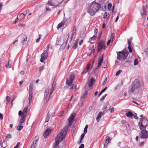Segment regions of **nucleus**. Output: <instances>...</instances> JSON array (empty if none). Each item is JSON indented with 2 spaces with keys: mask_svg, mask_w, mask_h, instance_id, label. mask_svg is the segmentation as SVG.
Instances as JSON below:
<instances>
[{
  "mask_svg": "<svg viewBox=\"0 0 148 148\" xmlns=\"http://www.w3.org/2000/svg\"><path fill=\"white\" fill-rule=\"evenodd\" d=\"M98 3L95 1L92 2L90 7L87 8L88 12L91 16L95 15L101 7V2Z\"/></svg>",
  "mask_w": 148,
  "mask_h": 148,
  "instance_id": "1",
  "label": "nucleus"
},
{
  "mask_svg": "<svg viewBox=\"0 0 148 148\" xmlns=\"http://www.w3.org/2000/svg\"><path fill=\"white\" fill-rule=\"evenodd\" d=\"M55 89V87L53 84L50 85L45 92L44 97V99L45 100H46L48 98L47 101H49L50 99L51 96Z\"/></svg>",
  "mask_w": 148,
  "mask_h": 148,
  "instance_id": "2",
  "label": "nucleus"
},
{
  "mask_svg": "<svg viewBox=\"0 0 148 148\" xmlns=\"http://www.w3.org/2000/svg\"><path fill=\"white\" fill-rule=\"evenodd\" d=\"M140 87V85L139 80L136 79L133 82L131 88L129 91L130 93L137 92Z\"/></svg>",
  "mask_w": 148,
  "mask_h": 148,
  "instance_id": "3",
  "label": "nucleus"
},
{
  "mask_svg": "<svg viewBox=\"0 0 148 148\" xmlns=\"http://www.w3.org/2000/svg\"><path fill=\"white\" fill-rule=\"evenodd\" d=\"M138 125L140 130H146L147 126L148 125V119L146 117L140 118V121L138 123Z\"/></svg>",
  "mask_w": 148,
  "mask_h": 148,
  "instance_id": "4",
  "label": "nucleus"
},
{
  "mask_svg": "<svg viewBox=\"0 0 148 148\" xmlns=\"http://www.w3.org/2000/svg\"><path fill=\"white\" fill-rule=\"evenodd\" d=\"M128 54L126 51L122 50L121 51L118 52L117 53V59L120 60L125 59Z\"/></svg>",
  "mask_w": 148,
  "mask_h": 148,
  "instance_id": "5",
  "label": "nucleus"
},
{
  "mask_svg": "<svg viewBox=\"0 0 148 148\" xmlns=\"http://www.w3.org/2000/svg\"><path fill=\"white\" fill-rule=\"evenodd\" d=\"M105 44V42L103 40H101L99 42L98 47V52H99L102 49H106V46Z\"/></svg>",
  "mask_w": 148,
  "mask_h": 148,
  "instance_id": "6",
  "label": "nucleus"
},
{
  "mask_svg": "<svg viewBox=\"0 0 148 148\" xmlns=\"http://www.w3.org/2000/svg\"><path fill=\"white\" fill-rule=\"evenodd\" d=\"M141 130L140 132V138L142 139L148 138V131L145 130Z\"/></svg>",
  "mask_w": 148,
  "mask_h": 148,
  "instance_id": "7",
  "label": "nucleus"
},
{
  "mask_svg": "<svg viewBox=\"0 0 148 148\" xmlns=\"http://www.w3.org/2000/svg\"><path fill=\"white\" fill-rule=\"evenodd\" d=\"M47 51L45 50L44 52L41 54L40 61L41 62H43L44 60L47 58L48 57Z\"/></svg>",
  "mask_w": 148,
  "mask_h": 148,
  "instance_id": "8",
  "label": "nucleus"
},
{
  "mask_svg": "<svg viewBox=\"0 0 148 148\" xmlns=\"http://www.w3.org/2000/svg\"><path fill=\"white\" fill-rule=\"evenodd\" d=\"M28 108L27 107H25V108L23 110V112L20 110L18 112V116H24L25 115V116L26 117L27 115V110Z\"/></svg>",
  "mask_w": 148,
  "mask_h": 148,
  "instance_id": "9",
  "label": "nucleus"
},
{
  "mask_svg": "<svg viewBox=\"0 0 148 148\" xmlns=\"http://www.w3.org/2000/svg\"><path fill=\"white\" fill-rule=\"evenodd\" d=\"M64 0H58V1L59 2V3L58 4L55 5L53 3H51L50 1H49L47 3V4L48 5H49L50 6H52L54 8H56L57 7H58L59 6V5L61 4V3Z\"/></svg>",
  "mask_w": 148,
  "mask_h": 148,
  "instance_id": "10",
  "label": "nucleus"
},
{
  "mask_svg": "<svg viewBox=\"0 0 148 148\" xmlns=\"http://www.w3.org/2000/svg\"><path fill=\"white\" fill-rule=\"evenodd\" d=\"M24 116H21V118L19 120V124L24 125V122L25 121L26 117L25 116V115H24Z\"/></svg>",
  "mask_w": 148,
  "mask_h": 148,
  "instance_id": "11",
  "label": "nucleus"
},
{
  "mask_svg": "<svg viewBox=\"0 0 148 148\" xmlns=\"http://www.w3.org/2000/svg\"><path fill=\"white\" fill-rule=\"evenodd\" d=\"M51 132V130L50 129H47L44 132L43 136L45 138H47Z\"/></svg>",
  "mask_w": 148,
  "mask_h": 148,
  "instance_id": "12",
  "label": "nucleus"
},
{
  "mask_svg": "<svg viewBox=\"0 0 148 148\" xmlns=\"http://www.w3.org/2000/svg\"><path fill=\"white\" fill-rule=\"evenodd\" d=\"M103 56H102L101 57H100L98 59V64L97 66L96 67V69H97L101 65L102 62L103 61Z\"/></svg>",
  "mask_w": 148,
  "mask_h": 148,
  "instance_id": "13",
  "label": "nucleus"
},
{
  "mask_svg": "<svg viewBox=\"0 0 148 148\" xmlns=\"http://www.w3.org/2000/svg\"><path fill=\"white\" fill-rule=\"evenodd\" d=\"M85 102V99L82 98V97H80V100L78 102V105L80 107H82L84 102Z\"/></svg>",
  "mask_w": 148,
  "mask_h": 148,
  "instance_id": "14",
  "label": "nucleus"
},
{
  "mask_svg": "<svg viewBox=\"0 0 148 148\" xmlns=\"http://www.w3.org/2000/svg\"><path fill=\"white\" fill-rule=\"evenodd\" d=\"M76 26H74V27L73 28L72 32V33L71 34V39L70 41H71V40L73 38V37H74V35H76Z\"/></svg>",
  "mask_w": 148,
  "mask_h": 148,
  "instance_id": "15",
  "label": "nucleus"
},
{
  "mask_svg": "<svg viewBox=\"0 0 148 148\" xmlns=\"http://www.w3.org/2000/svg\"><path fill=\"white\" fill-rule=\"evenodd\" d=\"M95 82V80L93 78H91L88 82V84L89 87H91L94 84V83Z\"/></svg>",
  "mask_w": 148,
  "mask_h": 148,
  "instance_id": "16",
  "label": "nucleus"
},
{
  "mask_svg": "<svg viewBox=\"0 0 148 148\" xmlns=\"http://www.w3.org/2000/svg\"><path fill=\"white\" fill-rule=\"evenodd\" d=\"M90 69V66L89 65H87L86 66V68L84 69L81 73V75H84L87 72H89Z\"/></svg>",
  "mask_w": 148,
  "mask_h": 148,
  "instance_id": "17",
  "label": "nucleus"
},
{
  "mask_svg": "<svg viewBox=\"0 0 148 148\" xmlns=\"http://www.w3.org/2000/svg\"><path fill=\"white\" fill-rule=\"evenodd\" d=\"M141 14L143 17L147 15V10L144 7L142 10L141 11Z\"/></svg>",
  "mask_w": 148,
  "mask_h": 148,
  "instance_id": "18",
  "label": "nucleus"
},
{
  "mask_svg": "<svg viewBox=\"0 0 148 148\" xmlns=\"http://www.w3.org/2000/svg\"><path fill=\"white\" fill-rule=\"evenodd\" d=\"M103 112H100L98 114L96 118V120L97 122H98L99 121L100 119L101 118Z\"/></svg>",
  "mask_w": 148,
  "mask_h": 148,
  "instance_id": "19",
  "label": "nucleus"
},
{
  "mask_svg": "<svg viewBox=\"0 0 148 148\" xmlns=\"http://www.w3.org/2000/svg\"><path fill=\"white\" fill-rule=\"evenodd\" d=\"M110 107V105L108 104L104 107L103 111V114H104L108 110V108Z\"/></svg>",
  "mask_w": 148,
  "mask_h": 148,
  "instance_id": "20",
  "label": "nucleus"
},
{
  "mask_svg": "<svg viewBox=\"0 0 148 148\" xmlns=\"http://www.w3.org/2000/svg\"><path fill=\"white\" fill-rule=\"evenodd\" d=\"M73 81L71 80L67 79H66V83L67 85L69 86H71L72 84Z\"/></svg>",
  "mask_w": 148,
  "mask_h": 148,
  "instance_id": "21",
  "label": "nucleus"
},
{
  "mask_svg": "<svg viewBox=\"0 0 148 148\" xmlns=\"http://www.w3.org/2000/svg\"><path fill=\"white\" fill-rule=\"evenodd\" d=\"M33 96V93H31L30 92L29 93V103L28 105L30 103V102L32 101V100Z\"/></svg>",
  "mask_w": 148,
  "mask_h": 148,
  "instance_id": "22",
  "label": "nucleus"
},
{
  "mask_svg": "<svg viewBox=\"0 0 148 148\" xmlns=\"http://www.w3.org/2000/svg\"><path fill=\"white\" fill-rule=\"evenodd\" d=\"M33 90V87L32 85L30 84L29 86V93H33L32 91Z\"/></svg>",
  "mask_w": 148,
  "mask_h": 148,
  "instance_id": "23",
  "label": "nucleus"
},
{
  "mask_svg": "<svg viewBox=\"0 0 148 148\" xmlns=\"http://www.w3.org/2000/svg\"><path fill=\"white\" fill-rule=\"evenodd\" d=\"M74 117L73 115L71 114L68 119L69 123H70L74 119Z\"/></svg>",
  "mask_w": 148,
  "mask_h": 148,
  "instance_id": "24",
  "label": "nucleus"
},
{
  "mask_svg": "<svg viewBox=\"0 0 148 148\" xmlns=\"http://www.w3.org/2000/svg\"><path fill=\"white\" fill-rule=\"evenodd\" d=\"M125 115L128 117H132L133 116V114L131 112H129L126 113Z\"/></svg>",
  "mask_w": 148,
  "mask_h": 148,
  "instance_id": "25",
  "label": "nucleus"
},
{
  "mask_svg": "<svg viewBox=\"0 0 148 148\" xmlns=\"http://www.w3.org/2000/svg\"><path fill=\"white\" fill-rule=\"evenodd\" d=\"M88 94V92L87 90H85L84 93L81 96V97H82V98L85 99V98H86L87 97Z\"/></svg>",
  "mask_w": 148,
  "mask_h": 148,
  "instance_id": "26",
  "label": "nucleus"
},
{
  "mask_svg": "<svg viewBox=\"0 0 148 148\" xmlns=\"http://www.w3.org/2000/svg\"><path fill=\"white\" fill-rule=\"evenodd\" d=\"M75 78V75L74 74H71L69 77V78L68 79H69L73 81V80Z\"/></svg>",
  "mask_w": 148,
  "mask_h": 148,
  "instance_id": "27",
  "label": "nucleus"
},
{
  "mask_svg": "<svg viewBox=\"0 0 148 148\" xmlns=\"http://www.w3.org/2000/svg\"><path fill=\"white\" fill-rule=\"evenodd\" d=\"M12 61H9L8 64L6 65V66L7 68H10L11 66Z\"/></svg>",
  "mask_w": 148,
  "mask_h": 148,
  "instance_id": "28",
  "label": "nucleus"
},
{
  "mask_svg": "<svg viewBox=\"0 0 148 148\" xmlns=\"http://www.w3.org/2000/svg\"><path fill=\"white\" fill-rule=\"evenodd\" d=\"M77 44H78V42L77 41H75V42L73 44V45L72 46L73 48L74 49H75L77 48Z\"/></svg>",
  "mask_w": 148,
  "mask_h": 148,
  "instance_id": "29",
  "label": "nucleus"
},
{
  "mask_svg": "<svg viewBox=\"0 0 148 148\" xmlns=\"http://www.w3.org/2000/svg\"><path fill=\"white\" fill-rule=\"evenodd\" d=\"M23 128V125L19 124L18 127L16 128L17 130L20 131Z\"/></svg>",
  "mask_w": 148,
  "mask_h": 148,
  "instance_id": "30",
  "label": "nucleus"
},
{
  "mask_svg": "<svg viewBox=\"0 0 148 148\" xmlns=\"http://www.w3.org/2000/svg\"><path fill=\"white\" fill-rule=\"evenodd\" d=\"M111 138H108L105 140V143L106 144H108L110 143Z\"/></svg>",
  "mask_w": 148,
  "mask_h": 148,
  "instance_id": "31",
  "label": "nucleus"
},
{
  "mask_svg": "<svg viewBox=\"0 0 148 148\" xmlns=\"http://www.w3.org/2000/svg\"><path fill=\"white\" fill-rule=\"evenodd\" d=\"M64 24V22H61L60 23H59L57 27V28L58 29L59 28L61 27Z\"/></svg>",
  "mask_w": 148,
  "mask_h": 148,
  "instance_id": "32",
  "label": "nucleus"
},
{
  "mask_svg": "<svg viewBox=\"0 0 148 148\" xmlns=\"http://www.w3.org/2000/svg\"><path fill=\"white\" fill-rule=\"evenodd\" d=\"M27 38L26 36L25 35H23V37L22 42L24 43L25 41H27Z\"/></svg>",
  "mask_w": 148,
  "mask_h": 148,
  "instance_id": "33",
  "label": "nucleus"
},
{
  "mask_svg": "<svg viewBox=\"0 0 148 148\" xmlns=\"http://www.w3.org/2000/svg\"><path fill=\"white\" fill-rule=\"evenodd\" d=\"M108 16V18L109 17L110 15L109 14V13H108L107 12H105V13L104 14V15H103V18H106L107 16Z\"/></svg>",
  "mask_w": 148,
  "mask_h": 148,
  "instance_id": "34",
  "label": "nucleus"
},
{
  "mask_svg": "<svg viewBox=\"0 0 148 148\" xmlns=\"http://www.w3.org/2000/svg\"><path fill=\"white\" fill-rule=\"evenodd\" d=\"M66 42L64 43L61 46L60 49H64L65 48L66 45Z\"/></svg>",
  "mask_w": 148,
  "mask_h": 148,
  "instance_id": "35",
  "label": "nucleus"
},
{
  "mask_svg": "<svg viewBox=\"0 0 148 148\" xmlns=\"http://www.w3.org/2000/svg\"><path fill=\"white\" fill-rule=\"evenodd\" d=\"M49 118H50L49 114L48 113L47 115V117L46 118L45 122H48L49 121Z\"/></svg>",
  "mask_w": 148,
  "mask_h": 148,
  "instance_id": "36",
  "label": "nucleus"
},
{
  "mask_svg": "<svg viewBox=\"0 0 148 148\" xmlns=\"http://www.w3.org/2000/svg\"><path fill=\"white\" fill-rule=\"evenodd\" d=\"M37 145L36 144V142H34L33 141V143H32V147H33V148H36Z\"/></svg>",
  "mask_w": 148,
  "mask_h": 148,
  "instance_id": "37",
  "label": "nucleus"
},
{
  "mask_svg": "<svg viewBox=\"0 0 148 148\" xmlns=\"http://www.w3.org/2000/svg\"><path fill=\"white\" fill-rule=\"evenodd\" d=\"M107 94H106L104 95L100 99V101H102L105 99V97L107 96Z\"/></svg>",
  "mask_w": 148,
  "mask_h": 148,
  "instance_id": "38",
  "label": "nucleus"
},
{
  "mask_svg": "<svg viewBox=\"0 0 148 148\" xmlns=\"http://www.w3.org/2000/svg\"><path fill=\"white\" fill-rule=\"evenodd\" d=\"M88 126L87 125H86L84 128V134H86L87 132V129L88 128Z\"/></svg>",
  "mask_w": 148,
  "mask_h": 148,
  "instance_id": "39",
  "label": "nucleus"
},
{
  "mask_svg": "<svg viewBox=\"0 0 148 148\" xmlns=\"http://www.w3.org/2000/svg\"><path fill=\"white\" fill-rule=\"evenodd\" d=\"M44 68V67L43 66H40L39 67V71L41 72L43 70Z\"/></svg>",
  "mask_w": 148,
  "mask_h": 148,
  "instance_id": "40",
  "label": "nucleus"
},
{
  "mask_svg": "<svg viewBox=\"0 0 148 148\" xmlns=\"http://www.w3.org/2000/svg\"><path fill=\"white\" fill-rule=\"evenodd\" d=\"M122 71L121 70H119V71H118L116 73V76H117L119 75V74H120V73Z\"/></svg>",
  "mask_w": 148,
  "mask_h": 148,
  "instance_id": "41",
  "label": "nucleus"
},
{
  "mask_svg": "<svg viewBox=\"0 0 148 148\" xmlns=\"http://www.w3.org/2000/svg\"><path fill=\"white\" fill-rule=\"evenodd\" d=\"M112 6V4L111 3L108 4V9L109 10H111V8Z\"/></svg>",
  "mask_w": 148,
  "mask_h": 148,
  "instance_id": "42",
  "label": "nucleus"
},
{
  "mask_svg": "<svg viewBox=\"0 0 148 148\" xmlns=\"http://www.w3.org/2000/svg\"><path fill=\"white\" fill-rule=\"evenodd\" d=\"M138 60L137 59H135L134 61V65H136L138 64Z\"/></svg>",
  "mask_w": 148,
  "mask_h": 148,
  "instance_id": "43",
  "label": "nucleus"
},
{
  "mask_svg": "<svg viewBox=\"0 0 148 148\" xmlns=\"http://www.w3.org/2000/svg\"><path fill=\"white\" fill-rule=\"evenodd\" d=\"M19 16L20 17L21 19H22L25 17V16H24L23 14L22 13H21L19 15Z\"/></svg>",
  "mask_w": 148,
  "mask_h": 148,
  "instance_id": "44",
  "label": "nucleus"
},
{
  "mask_svg": "<svg viewBox=\"0 0 148 148\" xmlns=\"http://www.w3.org/2000/svg\"><path fill=\"white\" fill-rule=\"evenodd\" d=\"M96 36H95L94 35L91 38L90 40H94L96 39Z\"/></svg>",
  "mask_w": 148,
  "mask_h": 148,
  "instance_id": "45",
  "label": "nucleus"
},
{
  "mask_svg": "<svg viewBox=\"0 0 148 148\" xmlns=\"http://www.w3.org/2000/svg\"><path fill=\"white\" fill-rule=\"evenodd\" d=\"M108 110L110 111V112L112 113L114 111V108L113 107L111 109H110V108H108Z\"/></svg>",
  "mask_w": 148,
  "mask_h": 148,
  "instance_id": "46",
  "label": "nucleus"
},
{
  "mask_svg": "<svg viewBox=\"0 0 148 148\" xmlns=\"http://www.w3.org/2000/svg\"><path fill=\"white\" fill-rule=\"evenodd\" d=\"M144 51L147 55H148V47L144 50Z\"/></svg>",
  "mask_w": 148,
  "mask_h": 148,
  "instance_id": "47",
  "label": "nucleus"
},
{
  "mask_svg": "<svg viewBox=\"0 0 148 148\" xmlns=\"http://www.w3.org/2000/svg\"><path fill=\"white\" fill-rule=\"evenodd\" d=\"M20 144V142H18L16 145L14 147V148H18Z\"/></svg>",
  "mask_w": 148,
  "mask_h": 148,
  "instance_id": "48",
  "label": "nucleus"
},
{
  "mask_svg": "<svg viewBox=\"0 0 148 148\" xmlns=\"http://www.w3.org/2000/svg\"><path fill=\"white\" fill-rule=\"evenodd\" d=\"M29 11L27 10H26L23 12L22 13V14H23L24 16H25L28 13V12Z\"/></svg>",
  "mask_w": 148,
  "mask_h": 148,
  "instance_id": "49",
  "label": "nucleus"
},
{
  "mask_svg": "<svg viewBox=\"0 0 148 148\" xmlns=\"http://www.w3.org/2000/svg\"><path fill=\"white\" fill-rule=\"evenodd\" d=\"M6 138H11V136L10 134H8L6 136Z\"/></svg>",
  "mask_w": 148,
  "mask_h": 148,
  "instance_id": "50",
  "label": "nucleus"
},
{
  "mask_svg": "<svg viewBox=\"0 0 148 148\" xmlns=\"http://www.w3.org/2000/svg\"><path fill=\"white\" fill-rule=\"evenodd\" d=\"M107 78L106 77V79L104 80L103 82L102 83V85L103 86H104L105 84L106 83V82L107 81Z\"/></svg>",
  "mask_w": 148,
  "mask_h": 148,
  "instance_id": "51",
  "label": "nucleus"
},
{
  "mask_svg": "<svg viewBox=\"0 0 148 148\" xmlns=\"http://www.w3.org/2000/svg\"><path fill=\"white\" fill-rule=\"evenodd\" d=\"M34 140H38L39 137L38 136H36L34 138Z\"/></svg>",
  "mask_w": 148,
  "mask_h": 148,
  "instance_id": "52",
  "label": "nucleus"
},
{
  "mask_svg": "<svg viewBox=\"0 0 148 148\" xmlns=\"http://www.w3.org/2000/svg\"><path fill=\"white\" fill-rule=\"evenodd\" d=\"M84 133H83L81 135L80 137V138H81V140H82L83 138L85 136V134Z\"/></svg>",
  "mask_w": 148,
  "mask_h": 148,
  "instance_id": "53",
  "label": "nucleus"
},
{
  "mask_svg": "<svg viewBox=\"0 0 148 148\" xmlns=\"http://www.w3.org/2000/svg\"><path fill=\"white\" fill-rule=\"evenodd\" d=\"M98 32V30L97 28H95L94 29V33L96 35Z\"/></svg>",
  "mask_w": 148,
  "mask_h": 148,
  "instance_id": "54",
  "label": "nucleus"
},
{
  "mask_svg": "<svg viewBox=\"0 0 148 148\" xmlns=\"http://www.w3.org/2000/svg\"><path fill=\"white\" fill-rule=\"evenodd\" d=\"M95 52V49H92L91 50V51L90 52V54H94Z\"/></svg>",
  "mask_w": 148,
  "mask_h": 148,
  "instance_id": "55",
  "label": "nucleus"
},
{
  "mask_svg": "<svg viewBox=\"0 0 148 148\" xmlns=\"http://www.w3.org/2000/svg\"><path fill=\"white\" fill-rule=\"evenodd\" d=\"M18 15L17 17V18L15 20V21L13 23H14V24H16V23L17 22L18 20Z\"/></svg>",
  "mask_w": 148,
  "mask_h": 148,
  "instance_id": "56",
  "label": "nucleus"
},
{
  "mask_svg": "<svg viewBox=\"0 0 148 148\" xmlns=\"http://www.w3.org/2000/svg\"><path fill=\"white\" fill-rule=\"evenodd\" d=\"M84 144H82L79 147V148H84Z\"/></svg>",
  "mask_w": 148,
  "mask_h": 148,
  "instance_id": "57",
  "label": "nucleus"
},
{
  "mask_svg": "<svg viewBox=\"0 0 148 148\" xmlns=\"http://www.w3.org/2000/svg\"><path fill=\"white\" fill-rule=\"evenodd\" d=\"M3 6V4H2L0 3V12L1 11L2 9V7Z\"/></svg>",
  "mask_w": 148,
  "mask_h": 148,
  "instance_id": "58",
  "label": "nucleus"
},
{
  "mask_svg": "<svg viewBox=\"0 0 148 148\" xmlns=\"http://www.w3.org/2000/svg\"><path fill=\"white\" fill-rule=\"evenodd\" d=\"M128 49H129V52H132V50L131 49V47H130V46L129 45H128Z\"/></svg>",
  "mask_w": 148,
  "mask_h": 148,
  "instance_id": "59",
  "label": "nucleus"
},
{
  "mask_svg": "<svg viewBox=\"0 0 148 148\" xmlns=\"http://www.w3.org/2000/svg\"><path fill=\"white\" fill-rule=\"evenodd\" d=\"M83 39H82L79 43V45H82V44L83 42Z\"/></svg>",
  "mask_w": 148,
  "mask_h": 148,
  "instance_id": "60",
  "label": "nucleus"
},
{
  "mask_svg": "<svg viewBox=\"0 0 148 148\" xmlns=\"http://www.w3.org/2000/svg\"><path fill=\"white\" fill-rule=\"evenodd\" d=\"M6 99L7 100V101H10V97L8 96L6 97Z\"/></svg>",
  "mask_w": 148,
  "mask_h": 148,
  "instance_id": "61",
  "label": "nucleus"
},
{
  "mask_svg": "<svg viewBox=\"0 0 148 148\" xmlns=\"http://www.w3.org/2000/svg\"><path fill=\"white\" fill-rule=\"evenodd\" d=\"M107 88V87H106L105 88L103 89L101 91L103 93V92H104L106 90Z\"/></svg>",
  "mask_w": 148,
  "mask_h": 148,
  "instance_id": "62",
  "label": "nucleus"
},
{
  "mask_svg": "<svg viewBox=\"0 0 148 148\" xmlns=\"http://www.w3.org/2000/svg\"><path fill=\"white\" fill-rule=\"evenodd\" d=\"M3 119V115L0 113V119L2 120Z\"/></svg>",
  "mask_w": 148,
  "mask_h": 148,
  "instance_id": "63",
  "label": "nucleus"
},
{
  "mask_svg": "<svg viewBox=\"0 0 148 148\" xmlns=\"http://www.w3.org/2000/svg\"><path fill=\"white\" fill-rule=\"evenodd\" d=\"M50 9L49 7H47L46 8V11H50Z\"/></svg>",
  "mask_w": 148,
  "mask_h": 148,
  "instance_id": "64",
  "label": "nucleus"
}]
</instances>
